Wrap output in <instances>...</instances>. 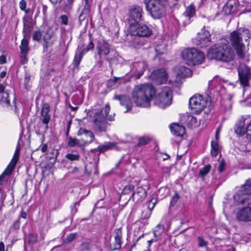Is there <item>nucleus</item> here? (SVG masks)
<instances>
[{"mask_svg":"<svg viewBox=\"0 0 251 251\" xmlns=\"http://www.w3.org/2000/svg\"><path fill=\"white\" fill-rule=\"evenodd\" d=\"M211 153L212 156H216L218 155L219 152V145L215 141H211Z\"/></svg>","mask_w":251,"mask_h":251,"instance_id":"c9c22d12","label":"nucleus"},{"mask_svg":"<svg viewBox=\"0 0 251 251\" xmlns=\"http://www.w3.org/2000/svg\"><path fill=\"white\" fill-rule=\"evenodd\" d=\"M116 60V58L115 57H112V58H109L107 57L106 58L107 61L108 62L109 65L111 66L113 62Z\"/></svg>","mask_w":251,"mask_h":251,"instance_id":"bf43d9fd","label":"nucleus"},{"mask_svg":"<svg viewBox=\"0 0 251 251\" xmlns=\"http://www.w3.org/2000/svg\"><path fill=\"white\" fill-rule=\"evenodd\" d=\"M150 77L156 84H161L167 82L168 75L164 69H161L152 72L150 75Z\"/></svg>","mask_w":251,"mask_h":251,"instance_id":"2eb2a0df","label":"nucleus"},{"mask_svg":"<svg viewBox=\"0 0 251 251\" xmlns=\"http://www.w3.org/2000/svg\"><path fill=\"white\" fill-rule=\"evenodd\" d=\"M76 237L75 233H70L68 235H67L66 237V241L67 242H71L73 241L75 238Z\"/></svg>","mask_w":251,"mask_h":251,"instance_id":"3c124183","label":"nucleus"},{"mask_svg":"<svg viewBox=\"0 0 251 251\" xmlns=\"http://www.w3.org/2000/svg\"><path fill=\"white\" fill-rule=\"evenodd\" d=\"M150 142V139L148 137H141L139 138L138 145L139 146H144Z\"/></svg>","mask_w":251,"mask_h":251,"instance_id":"79ce46f5","label":"nucleus"},{"mask_svg":"<svg viewBox=\"0 0 251 251\" xmlns=\"http://www.w3.org/2000/svg\"><path fill=\"white\" fill-rule=\"evenodd\" d=\"M66 157L71 161H75L79 159V155L78 154L68 153L66 155Z\"/></svg>","mask_w":251,"mask_h":251,"instance_id":"ea45409f","label":"nucleus"},{"mask_svg":"<svg viewBox=\"0 0 251 251\" xmlns=\"http://www.w3.org/2000/svg\"><path fill=\"white\" fill-rule=\"evenodd\" d=\"M96 50L98 55L101 58L102 56H106L110 53V46L104 40L100 41L97 45Z\"/></svg>","mask_w":251,"mask_h":251,"instance_id":"6ab92c4d","label":"nucleus"},{"mask_svg":"<svg viewBox=\"0 0 251 251\" xmlns=\"http://www.w3.org/2000/svg\"><path fill=\"white\" fill-rule=\"evenodd\" d=\"M238 72L241 84L244 87L249 86L250 72L248 67L245 65H241L238 68Z\"/></svg>","mask_w":251,"mask_h":251,"instance_id":"4468645a","label":"nucleus"},{"mask_svg":"<svg viewBox=\"0 0 251 251\" xmlns=\"http://www.w3.org/2000/svg\"><path fill=\"white\" fill-rule=\"evenodd\" d=\"M20 154V147L18 146L15 151L14 155L12 160H11L8 166L3 172V173L0 176V184H3L8 179V176H9L12 171L15 168L17 162L19 159V156Z\"/></svg>","mask_w":251,"mask_h":251,"instance_id":"9b49d317","label":"nucleus"},{"mask_svg":"<svg viewBox=\"0 0 251 251\" xmlns=\"http://www.w3.org/2000/svg\"><path fill=\"white\" fill-rule=\"evenodd\" d=\"M192 75V71L189 69L185 66H180L176 70V78L175 79H170V83H175L176 85H178L180 82L181 78L184 77L190 76Z\"/></svg>","mask_w":251,"mask_h":251,"instance_id":"f3484780","label":"nucleus"},{"mask_svg":"<svg viewBox=\"0 0 251 251\" xmlns=\"http://www.w3.org/2000/svg\"><path fill=\"white\" fill-rule=\"evenodd\" d=\"M110 106L106 104L102 109L95 110L93 112L94 129L96 132H104L107 127V121H112L114 120V114H109Z\"/></svg>","mask_w":251,"mask_h":251,"instance_id":"f03ea898","label":"nucleus"},{"mask_svg":"<svg viewBox=\"0 0 251 251\" xmlns=\"http://www.w3.org/2000/svg\"><path fill=\"white\" fill-rule=\"evenodd\" d=\"M6 75V72L5 71H2L0 74V77L1 78H4Z\"/></svg>","mask_w":251,"mask_h":251,"instance_id":"69168bd1","label":"nucleus"},{"mask_svg":"<svg viewBox=\"0 0 251 251\" xmlns=\"http://www.w3.org/2000/svg\"><path fill=\"white\" fill-rule=\"evenodd\" d=\"M54 36L55 33L53 28L49 27L43 36V40L45 42L48 43L50 40L54 38Z\"/></svg>","mask_w":251,"mask_h":251,"instance_id":"c756f323","label":"nucleus"},{"mask_svg":"<svg viewBox=\"0 0 251 251\" xmlns=\"http://www.w3.org/2000/svg\"><path fill=\"white\" fill-rule=\"evenodd\" d=\"M28 53H21V63L24 65L28 61L27 54Z\"/></svg>","mask_w":251,"mask_h":251,"instance_id":"49530a36","label":"nucleus"},{"mask_svg":"<svg viewBox=\"0 0 251 251\" xmlns=\"http://www.w3.org/2000/svg\"><path fill=\"white\" fill-rule=\"evenodd\" d=\"M186 124L190 128L196 127L198 126L197 118L193 116H188L186 121Z\"/></svg>","mask_w":251,"mask_h":251,"instance_id":"473e14b6","label":"nucleus"},{"mask_svg":"<svg viewBox=\"0 0 251 251\" xmlns=\"http://www.w3.org/2000/svg\"><path fill=\"white\" fill-rule=\"evenodd\" d=\"M42 34L41 32L39 30L35 31L33 34V40L37 41H39L42 37Z\"/></svg>","mask_w":251,"mask_h":251,"instance_id":"c03bdc74","label":"nucleus"},{"mask_svg":"<svg viewBox=\"0 0 251 251\" xmlns=\"http://www.w3.org/2000/svg\"><path fill=\"white\" fill-rule=\"evenodd\" d=\"M172 101V91L170 87H164L160 89L155 97L154 104L164 109L170 105Z\"/></svg>","mask_w":251,"mask_h":251,"instance_id":"0eeeda50","label":"nucleus"},{"mask_svg":"<svg viewBox=\"0 0 251 251\" xmlns=\"http://www.w3.org/2000/svg\"><path fill=\"white\" fill-rule=\"evenodd\" d=\"M233 10V6L229 3H227L223 7V12L226 15H229Z\"/></svg>","mask_w":251,"mask_h":251,"instance_id":"4c0bfd02","label":"nucleus"},{"mask_svg":"<svg viewBox=\"0 0 251 251\" xmlns=\"http://www.w3.org/2000/svg\"><path fill=\"white\" fill-rule=\"evenodd\" d=\"M164 231V226L162 225H158L153 231L154 236L155 238V241H157L161 236Z\"/></svg>","mask_w":251,"mask_h":251,"instance_id":"7c9ffc66","label":"nucleus"},{"mask_svg":"<svg viewBox=\"0 0 251 251\" xmlns=\"http://www.w3.org/2000/svg\"><path fill=\"white\" fill-rule=\"evenodd\" d=\"M82 57V54L80 53L78 55H75L74 60V65L75 67H78L80 64V62L81 60Z\"/></svg>","mask_w":251,"mask_h":251,"instance_id":"a19ab883","label":"nucleus"},{"mask_svg":"<svg viewBox=\"0 0 251 251\" xmlns=\"http://www.w3.org/2000/svg\"><path fill=\"white\" fill-rule=\"evenodd\" d=\"M4 245L2 242L0 243V251H4Z\"/></svg>","mask_w":251,"mask_h":251,"instance_id":"338daca9","label":"nucleus"},{"mask_svg":"<svg viewBox=\"0 0 251 251\" xmlns=\"http://www.w3.org/2000/svg\"><path fill=\"white\" fill-rule=\"evenodd\" d=\"M146 196V190L141 187H138L132 195L133 201L136 202L142 201Z\"/></svg>","mask_w":251,"mask_h":251,"instance_id":"5701e85b","label":"nucleus"},{"mask_svg":"<svg viewBox=\"0 0 251 251\" xmlns=\"http://www.w3.org/2000/svg\"><path fill=\"white\" fill-rule=\"evenodd\" d=\"M182 58L189 65H199L203 62L205 59L204 54L195 48H187L181 53Z\"/></svg>","mask_w":251,"mask_h":251,"instance_id":"423d86ee","label":"nucleus"},{"mask_svg":"<svg viewBox=\"0 0 251 251\" xmlns=\"http://www.w3.org/2000/svg\"><path fill=\"white\" fill-rule=\"evenodd\" d=\"M225 167H226V163L223 160H222L220 162V164H219V167L218 168V172L219 173H222L224 171Z\"/></svg>","mask_w":251,"mask_h":251,"instance_id":"09e8293b","label":"nucleus"},{"mask_svg":"<svg viewBox=\"0 0 251 251\" xmlns=\"http://www.w3.org/2000/svg\"><path fill=\"white\" fill-rule=\"evenodd\" d=\"M77 135H84V138H86L85 140H82L84 146L91 143L95 139V136L93 133L84 128H80L78 131Z\"/></svg>","mask_w":251,"mask_h":251,"instance_id":"412c9836","label":"nucleus"},{"mask_svg":"<svg viewBox=\"0 0 251 251\" xmlns=\"http://www.w3.org/2000/svg\"><path fill=\"white\" fill-rule=\"evenodd\" d=\"M244 120L241 121L237 125L235 128V132L240 135H243L245 133H247V127L245 128L244 126Z\"/></svg>","mask_w":251,"mask_h":251,"instance_id":"2f4dec72","label":"nucleus"},{"mask_svg":"<svg viewBox=\"0 0 251 251\" xmlns=\"http://www.w3.org/2000/svg\"><path fill=\"white\" fill-rule=\"evenodd\" d=\"M47 149L48 146L46 144H43L41 148V150L43 152H45L47 151Z\"/></svg>","mask_w":251,"mask_h":251,"instance_id":"e2e57ef3","label":"nucleus"},{"mask_svg":"<svg viewBox=\"0 0 251 251\" xmlns=\"http://www.w3.org/2000/svg\"><path fill=\"white\" fill-rule=\"evenodd\" d=\"M143 13L142 7L134 5L129 10L128 21L129 24L133 23H139L142 20Z\"/></svg>","mask_w":251,"mask_h":251,"instance_id":"ddd939ff","label":"nucleus"},{"mask_svg":"<svg viewBox=\"0 0 251 251\" xmlns=\"http://www.w3.org/2000/svg\"><path fill=\"white\" fill-rule=\"evenodd\" d=\"M250 37L249 30L246 29L234 31L230 34L231 44L236 50L237 55L241 58L244 57L245 53V47L242 42L243 39L247 41Z\"/></svg>","mask_w":251,"mask_h":251,"instance_id":"20e7f679","label":"nucleus"},{"mask_svg":"<svg viewBox=\"0 0 251 251\" xmlns=\"http://www.w3.org/2000/svg\"><path fill=\"white\" fill-rule=\"evenodd\" d=\"M52 4L55 5L57 3H60L62 0H50Z\"/></svg>","mask_w":251,"mask_h":251,"instance_id":"0e129e2a","label":"nucleus"},{"mask_svg":"<svg viewBox=\"0 0 251 251\" xmlns=\"http://www.w3.org/2000/svg\"><path fill=\"white\" fill-rule=\"evenodd\" d=\"M114 99L119 100L121 104L126 107V112L131 110L132 105V102L128 97L124 95H116L114 97Z\"/></svg>","mask_w":251,"mask_h":251,"instance_id":"b1692460","label":"nucleus"},{"mask_svg":"<svg viewBox=\"0 0 251 251\" xmlns=\"http://www.w3.org/2000/svg\"><path fill=\"white\" fill-rule=\"evenodd\" d=\"M134 188V186L131 184H129V185H126L124 187V192L125 193H128L131 192L133 190Z\"/></svg>","mask_w":251,"mask_h":251,"instance_id":"8fccbe9b","label":"nucleus"},{"mask_svg":"<svg viewBox=\"0 0 251 251\" xmlns=\"http://www.w3.org/2000/svg\"><path fill=\"white\" fill-rule=\"evenodd\" d=\"M195 15V6L193 4H191L188 6L185 11L182 14L181 19L185 24H188L190 23V19Z\"/></svg>","mask_w":251,"mask_h":251,"instance_id":"4be33fe9","label":"nucleus"},{"mask_svg":"<svg viewBox=\"0 0 251 251\" xmlns=\"http://www.w3.org/2000/svg\"><path fill=\"white\" fill-rule=\"evenodd\" d=\"M19 6L22 10L25 11L26 7V2L25 0H22L19 3Z\"/></svg>","mask_w":251,"mask_h":251,"instance_id":"603ef678","label":"nucleus"},{"mask_svg":"<svg viewBox=\"0 0 251 251\" xmlns=\"http://www.w3.org/2000/svg\"><path fill=\"white\" fill-rule=\"evenodd\" d=\"M0 102L3 107H8L10 105L9 90L4 83H0Z\"/></svg>","mask_w":251,"mask_h":251,"instance_id":"a211bd4d","label":"nucleus"},{"mask_svg":"<svg viewBox=\"0 0 251 251\" xmlns=\"http://www.w3.org/2000/svg\"><path fill=\"white\" fill-rule=\"evenodd\" d=\"M68 144L70 147H75V146H84V144H83L82 141H80L78 139H77L76 138H73L72 137L69 138Z\"/></svg>","mask_w":251,"mask_h":251,"instance_id":"72a5a7b5","label":"nucleus"},{"mask_svg":"<svg viewBox=\"0 0 251 251\" xmlns=\"http://www.w3.org/2000/svg\"><path fill=\"white\" fill-rule=\"evenodd\" d=\"M28 39V33L27 35L25 34L20 46L21 53H28L29 50Z\"/></svg>","mask_w":251,"mask_h":251,"instance_id":"cd10ccee","label":"nucleus"},{"mask_svg":"<svg viewBox=\"0 0 251 251\" xmlns=\"http://www.w3.org/2000/svg\"><path fill=\"white\" fill-rule=\"evenodd\" d=\"M147 11L154 19H159L166 14V3L157 0H144Z\"/></svg>","mask_w":251,"mask_h":251,"instance_id":"39448f33","label":"nucleus"},{"mask_svg":"<svg viewBox=\"0 0 251 251\" xmlns=\"http://www.w3.org/2000/svg\"><path fill=\"white\" fill-rule=\"evenodd\" d=\"M114 146V144L108 142L105 145L99 146L98 147V150L100 152H104L108 150L113 149Z\"/></svg>","mask_w":251,"mask_h":251,"instance_id":"f704fd0d","label":"nucleus"},{"mask_svg":"<svg viewBox=\"0 0 251 251\" xmlns=\"http://www.w3.org/2000/svg\"><path fill=\"white\" fill-rule=\"evenodd\" d=\"M211 35L208 31L204 30L198 33L195 39V44L201 48H205L210 45Z\"/></svg>","mask_w":251,"mask_h":251,"instance_id":"dca6fc26","label":"nucleus"},{"mask_svg":"<svg viewBox=\"0 0 251 251\" xmlns=\"http://www.w3.org/2000/svg\"><path fill=\"white\" fill-rule=\"evenodd\" d=\"M247 135L251 137V122L247 126Z\"/></svg>","mask_w":251,"mask_h":251,"instance_id":"13d9d810","label":"nucleus"},{"mask_svg":"<svg viewBox=\"0 0 251 251\" xmlns=\"http://www.w3.org/2000/svg\"><path fill=\"white\" fill-rule=\"evenodd\" d=\"M73 1H74V0H68V3L66 4L64 8V10L65 11H68L71 9V5H72V3L73 2Z\"/></svg>","mask_w":251,"mask_h":251,"instance_id":"864d4df0","label":"nucleus"},{"mask_svg":"<svg viewBox=\"0 0 251 251\" xmlns=\"http://www.w3.org/2000/svg\"><path fill=\"white\" fill-rule=\"evenodd\" d=\"M129 32L132 35L140 37H148L151 34V30L147 25L139 23L130 24Z\"/></svg>","mask_w":251,"mask_h":251,"instance_id":"1a4fd4ad","label":"nucleus"},{"mask_svg":"<svg viewBox=\"0 0 251 251\" xmlns=\"http://www.w3.org/2000/svg\"><path fill=\"white\" fill-rule=\"evenodd\" d=\"M94 47V44L93 43L92 41H90L87 47L84 50L86 51H88L90 50L93 49Z\"/></svg>","mask_w":251,"mask_h":251,"instance_id":"4d7b16f0","label":"nucleus"},{"mask_svg":"<svg viewBox=\"0 0 251 251\" xmlns=\"http://www.w3.org/2000/svg\"><path fill=\"white\" fill-rule=\"evenodd\" d=\"M6 57L4 55L0 56V64H3L6 63Z\"/></svg>","mask_w":251,"mask_h":251,"instance_id":"052dcab7","label":"nucleus"},{"mask_svg":"<svg viewBox=\"0 0 251 251\" xmlns=\"http://www.w3.org/2000/svg\"><path fill=\"white\" fill-rule=\"evenodd\" d=\"M133 67L135 69V71L137 73V78H139L141 75H142L144 72L145 67V63L143 61L135 63L133 65Z\"/></svg>","mask_w":251,"mask_h":251,"instance_id":"c85d7f7f","label":"nucleus"},{"mask_svg":"<svg viewBox=\"0 0 251 251\" xmlns=\"http://www.w3.org/2000/svg\"><path fill=\"white\" fill-rule=\"evenodd\" d=\"M50 107L47 104H45L41 110L42 121L46 125V128L48 127V123L50 120Z\"/></svg>","mask_w":251,"mask_h":251,"instance_id":"a878e982","label":"nucleus"},{"mask_svg":"<svg viewBox=\"0 0 251 251\" xmlns=\"http://www.w3.org/2000/svg\"><path fill=\"white\" fill-rule=\"evenodd\" d=\"M20 225V220H18L16 221L13 223L12 228H13L15 230L18 229L19 228Z\"/></svg>","mask_w":251,"mask_h":251,"instance_id":"6e6d98bb","label":"nucleus"},{"mask_svg":"<svg viewBox=\"0 0 251 251\" xmlns=\"http://www.w3.org/2000/svg\"><path fill=\"white\" fill-rule=\"evenodd\" d=\"M119 79L120 77H114L113 79H110L109 80L108 83H113V84H115L117 82V80H119Z\"/></svg>","mask_w":251,"mask_h":251,"instance_id":"680f3d73","label":"nucleus"},{"mask_svg":"<svg viewBox=\"0 0 251 251\" xmlns=\"http://www.w3.org/2000/svg\"><path fill=\"white\" fill-rule=\"evenodd\" d=\"M21 217L25 219L26 217V213L25 212L22 211L20 214Z\"/></svg>","mask_w":251,"mask_h":251,"instance_id":"774afa93","label":"nucleus"},{"mask_svg":"<svg viewBox=\"0 0 251 251\" xmlns=\"http://www.w3.org/2000/svg\"><path fill=\"white\" fill-rule=\"evenodd\" d=\"M211 166L210 165H207L204 166L199 171V175L202 178H203L206 175L208 174L210 169Z\"/></svg>","mask_w":251,"mask_h":251,"instance_id":"e433bc0d","label":"nucleus"},{"mask_svg":"<svg viewBox=\"0 0 251 251\" xmlns=\"http://www.w3.org/2000/svg\"><path fill=\"white\" fill-rule=\"evenodd\" d=\"M172 134L176 136H182L185 133V128L184 126L178 124H172L170 126Z\"/></svg>","mask_w":251,"mask_h":251,"instance_id":"393cba45","label":"nucleus"},{"mask_svg":"<svg viewBox=\"0 0 251 251\" xmlns=\"http://www.w3.org/2000/svg\"><path fill=\"white\" fill-rule=\"evenodd\" d=\"M20 154V147L18 146L15 151L14 155L12 160H11L8 166L3 172V173L0 176V184H3L8 179V176H9L12 171L15 168L17 162L19 159V156Z\"/></svg>","mask_w":251,"mask_h":251,"instance_id":"f8f14e48","label":"nucleus"},{"mask_svg":"<svg viewBox=\"0 0 251 251\" xmlns=\"http://www.w3.org/2000/svg\"><path fill=\"white\" fill-rule=\"evenodd\" d=\"M61 23L63 25H67L68 23V17L66 15H62L61 16Z\"/></svg>","mask_w":251,"mask_h":251,"instance_id":"5fc2aeb1","label":"nucleus"},{"mask_svg":"<svg viewBox=\"0 0 251 251\" xmlns=\"http://www.w3.org/2000/svg\"><path fill=\"white\" fill-rule=\"evenodd\" d=\"M236 217L239 221H251V207H246L239 210Z\"/></svg>","mask_w":251,"mask_h":251,"instance_id":"aec40b11","label":"nucleus"},{"mask_svg":"<svg viewBox=\"0 0 251 251\" xmlns=\"http://www.w3.org/2000/svg\"><path fill=\"white\" fill-rule=\"evenodd\" d=\"M156 202V200L153 199L148 202V207L151 211L153 209Z\"/></svg>","mask_w":251,"mask_h":251,"instance_id":"de8ad7c7","label":"nucleus"},{"mask_svg":"<svg viewBox=\"0 0 251 251\" xmlns=\"http://www.w3.org/2000/svg\"><path fill=\"white\" fill-rule=\"evenodd\" d=\"M251 195V179L247 180L233 196V199L238 203L244 204L247 196Z\"/></svg>","mask_w":251,"mask_h":251,"instance_id":"9d476101","label":"nucleus"},{"mask_svg":"<svg viewBox=\"0 0 251 251\" xmlns=\"http://www.w3.org/2000/svg\"><path fill=\"white\" fill-rule=\"evenodd\" d=\"M198 246L201 248L206 247L208 242L205 241L201 237H198Z\"/></svg>","mask_w":251,"mask_h":251,"instance_id":"37998d69","label":"nucleus"},{"mask_svg":"<svg viewBox=\"0 0 251 251\" xmlns=\"http://www.w3.org/2000/svg\"><path fill=\"white\" fill-rule=\"evenodd\" d=\"M208 102L207 98L201 95H195L189 100V105L192 112L199 114L206 107Z\"/></svg>","mask_w":251,"mask_h":251,"instance_id":"6e6552de","label":"nucleus"},{"mask_svg":"<svg viewBox=\"0 0 251 251\" xmlns=\"http://www.w3.org/2000/svg\"><path fill=\"white\" fill-rule=\"evenodd\" d=\"M155 94V90L150 83L136 85L132 92V99L137 106L147 107Z\"/></svg>","mask_w":251,"mask_h":251,"instance_id":"f257e3e1","label":"nucleus"},{"mask_svg":"<svg viewBox=\"0 0 251 251\" xmlns=\"http://www.w3.org/2000/svg\"><path fill=\"white\" fill-rule=\"evenodd\" d=\"M122 236V230L120 228L117 229L114 231V244L113 250L120 249L121 247Z\"/></svg>","mask_w":251,"mask_h":251,"instance_id":"bb28decb","label":"nucleus"},{"mask_svg":"<svg viewBox=\"0 0 251 251\" xmlns=\"http://www.w3.org/2000/svg\"><path fill=\"white\" fill-rule=\"evenodd\" d=\"M234 52L229 45L216 44L209 49L207 57L211 59H216L223 62H230L234 57Z\"/></svg>","mask_w":251,"mask_h":251,"instance_id":"7ed1b4c3","label":"nucleus"},{"mask_svg":"<svg viewBox=\"0 0 251 251\" xmlns=\"http://www.w3.org/2000/svg\"><path fill=\"white\" fill-rule=\"evenodd\" d=\"M179 199V196L177 193H176L174 196H172L171 201H170V204L172 206H174L177 202L178 200Z\"/></svg>","mask_w":251,"mask_h":251,"instance_id":"a18cd8bd","label":"nucleus"},{"mask_svg":"<svg viewBox=\"0 0 251 251\" xmlns=\"http://www.w3.org/2000/svg\"><path fill=\"white\" fill-rule=\"evenodd\" d=\"M85 2L84 8L82 10V14H88L90 10L91 5L89 2L90 0H83Z\"/></svg>","mask_w":251,"mask_h":251,"instance_id":"58836bf2","label":"nucleus"}]
</instances>
